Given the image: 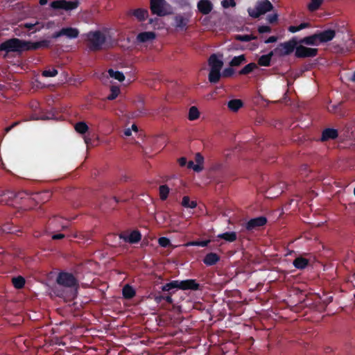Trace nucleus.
<instances>
[{"label": "nucleus", "instance_id": "5", "mask_svg": "<svg viewBox=\"0 0 355 355\" xmlns=\"http://www.w3.org/2000/svg\"><path fill=\"white\" fill-rule=\"evenodd\" d=\"M150 10L158 16H164L172 12L171 6L165 0H150Z\"/></svg>", "mask_w": 355, "mask_h": 355}, {"label": "nucleus", "instance_id": "45", "mask_svg": "<svg viewBox=\"0 0 355 355\" xmlns=\"http://www.w3.org/2000/svg\"><path fill=\"white\" fill-rule=\"evenodd\" d=\"M158 243L161 247L166 248L171 245V241L166 237H160L158 239Z\"/></svg>", "mask_w": 355, "mask_h": 355}, {"label": "nucleus", "instance_id": "37", "mask_svg": "<svg viewBox=\"0 0 355 355\" xmlns=\"http://www.w3.org/2000/svg\"><path fill=\"white\" fill-rule=\"evenodd\" d=\"M211 242V240H205V241H192L186 243V246H200V247H207L209 243Z\"/></svg>", "mask_w": 355, "mask_h": 355}, {"label": "nucleus", "instance_id": "55", "mask_svg": "<svg viewBox=\"0 0 355 355\" xmlns=\"http://www.w3.org/2000/svg\"><path fill=\"white\" fill-rule=\"evenodd\" d=\"M270 31V28L268 26H262L259 28V32L260 33H268Z\"/></svg>", "mask_w": 355, "mask_h": 355}, {"label": "nucleus", "instance_id": "19", "mask_svg": "<svg viewBox=\"0 0 355 355\" xmlns=\"http://www.w3.org/2000/svg\"><path fill=\"white\" fill-rule=\"evenodd\" d=\"M297 46H279L275 50H277V56H284L290 55L294 51H295Z\"/></svg>", "mask_w": 355, "mask_h": 355}, {"label": "nucleus", "instance_id": "46", "mask_svg": "<svg viewBox=\"0 0 355 355\" xmlns=\"http://www.w3.org/2000/svg\"><path fill=\"white\" fill-rule=\"evenodd\" d=\"M235 38L240 41V42H250L252 39H254L255 38L254 37H252L251 35H236L235 36Z\"/></svg>", "mask_w": 355, "mask_h": 355}, {"label": "nucleus", "instance_id": "33", "mask_svg": "<svg viewBox=\"0 0 355 355\" xmlns=\"http://www.w3.org/2000/svg\"><path fill=\"white\" fill-rule=\"evenodd\" d=\"M324 0H311V2L307 5V8L309 11L313 12L317 10L322 5Z\"/></svg>", "mask_w": 355, "mask_h": 355}, {"label": "nucleus", "instance_id": "15", "mask_svg": "<svg viewBox=\"0 0 355 355\" xmlns=\"http://www.w3.org/2000/svg\"><path fill=\"white\" fill-rule=\"evenodd\" d=\"M189 18L184 15H177L174 18L173 26L178 31H182L187 27Z\"/></svg>", "mask_w": 355, "mask_h": 355}, {"label": "nucleus", "instance_id": "7", "mask_svg": "<svg viewBox=\"0 0 355 355\" xmlns=\"http://www.w3.org/2000/svg\"><path fill=\"white\" fill-rule=\"evenodd\" d=\"M78 1H67L58 0L51 2V7L55 10H71L78 7Z\"/></svg>", "mask_w": 355, "mask_h": 355}, {"label": "nucleus", "instance_id": "30", "mask_svg": "<svg viewBox=\"0 0 355 355\" xmlns=\"http://www.w3.org/2000/svg\"><path fill=\"white\" fill-rule=\"evenodd\" d=\"M12 282L15 288L21 289L25 285V279L21 276H18L16 277H13L12 279Z\"/></svg>", "mask_w": 355, "mask_h": 355}, {"label": "nucleus", "instance_id": "56", "mask_svg": "<svg viewBox=\"0 0 355 355\" xmlns=\"http://www.w3.org/2000/svg\"><path fill=\"white\" fill-rule=\"evenodd\" d=\"M187 158L184 157H180L179 159H178V163L180 164V166H187Z\"/></svg>", "mask_w": 355, "mask_h": 355}, {"label": "nucleus", "instance_id": "2", "mask_svg": "<svg viewBox=\"0 0 355 355\" xmlns=\"http://www.w3.org/2000/svg\"><path fill=\"white\" fill-rule=\"evenodd\" d=\"M42 46H0V55L6 59L19 58L26 51L36 50Z\"/></svg>", "mask_w": 355, "mask_h": 355}, {"label": "nucleus", "instance_id": "17", "mask_svg": "<svg viewBox=\"0 0 355 355\" xmlns=\"http://www.w3.org/2000/svg\"><path fill=\"white\" fill-rule=\"evenodd\" d=\"M49 225L51 229L53 230H57L60 227L64 229L67 227V224L64 223V220L58 216H54L51 218L49 222Z\"/></svg>", "mask_w": 355, "mask_h": 355}, {"label": "nucleus", "instance_id": "11", "mask_svg": "<svg viewBox=\"0 0 355 355\" xmlns=\"http://www.w3.org/2000/svg\"><path fill=\"white\" fill-rule=\"evenodd\" d=\"M200 288V284L196 282V279H186L179 281V289L180 290H191V291H198Z\"/></svg>", "mask_w": 355, "mask_h": 355}, {"label": "nucleus", "instance_id": "27", "mask_svg": "<svg viewBox=\"0 0 355 355\" xmlns=\"http://www.w3.org/2000/svg\"><path fill=\"white\" fill-rule=\"evenodd\" d=\"M0 196L2 197V198L0 199V202H5L7 204L8 202V200H16V193L14 191H7L3 193H1Z\"/></svg>", "mask_w": 355, "mask_h": 355}, {"label": "nucleus", "instance_id": "35", "mask_svg": "<svg viewBox=\"0 0 355 355\" xmlns=\"http://www.w3.org/2000/svg\"><path fill=\"white\" fill-rule=\"evenodd\" d=\"M133 15L139 20H144L148 16V11L144 9H137L133 11Z\"/></svg>", "mask_w": 355, "mask_h": 355}, {"label": "nucleus", "instance_id": "6", "mask_svg": "<svg viewBox=\"0 0 355 355\" xmlns=\"http://www.w3.org/2000/svg\"><path fill=\"white\" fill-rule=\"evenodd\" d=\"M56 282L59 285L69 288L76 286L78 284L74 275L67 272H60L57 277Z\"/></svg>", "mask_w": 355, "mask_h": 355}, {"label": "nucleus", "instance_id": "34", "mask_svg": "<svg viewBox=\"0 0 355 355\" xmlns=\"http://www.w3.org/2000/svg\"><path fill=\"white\" fill-rule=\"evenodd\" d=\"M108 73L110 76V77H112L120 82L124 80V79H125V76H124L123 73L121 71H114V70L110 69L108 70Z\"/></svg>", "mask_w": 355, "mask_h": 355}, {"label": "nucleus", "instance_id": "36", "mask_svg": "<svg viewBox=\"0 0 355 355\" xmlns=\"http://www.w3.org/2000/svg\"><path fill=\"white\" fill-rule=\"evenodd\" d=\"M200 112L196 106H192L189 110L188 118L190 121H194L198 119Z\"/></svg>", "mask_w": 355, "mask_h": 355}, {"label": "nucleus", "instance_id": "14", "mask_svg": "<svg viewBox=\"0 0 355 355\" xmlns=\"http://www.w3.org/2000/svg\"><path fill=\"white\" fill-rule=\"evenodd\" d=\"M277 50L271 51L270 53L266 55L260 56L257 60V64L261 67H269L270 66L271 61L275 56H277Z\"/></svg>", "mask_w": 355, "mask_h": 355}, {"label": "nucleus", "instance_id": "21", "mask_svg": "<svg viewBox=\"0 0 355 355\" xmlns=\"http://www.w3.org/2000/svg\"><path fill=\"white\" fill-rule=\"evenodd\" d=\"M155 37V34L153 32H144L137 35V40L140 43L150 42Z\"/></svg>", "mask_w": 355, "mask_h": 355}, {"label": "nucleus", "instance_id": "51", "mask_svg": "<svg viewBox=\"0 0 355 355\" xmlns=\"http://www.w3.org/2000/svg\"><path fill=\"white\" fill-rule=\"evenodd\" d=\"M195 161L196 162V164H199L200 166H202V164L204 162V157L200 153H198L195 155Z\"/></svg>", "mask_w": 355, "mask_h": 355}, {"label": "nucleus", "instance_id": "28", "mask_svg": "<svg viewBox=\"0 0 355 355\" xmlns=\"http://www.w3.org/2000/svg\"><path fill=\"white\" fill-rule=\"evenodd\" d=\"M257 68V64L254 62H250L246 64L243 69L239 71V75H247L252 72Z\"/></svg>", "mask_w": 355, "mask_h": 355}, {"label": "nucleus", "instance_id": "29", "mask_svg": "<svg viewBox=\"0 0 355 355\" xmlns=\"http://www.w3.org/2000/svg\"><path fill=\"white\" fill-rule=\"evenodd\" d=\"M246 58L245 55H240L239 56H234L230 62L231 67H239L243 63L246 62Z\"/></svg>", "mask_w": 355, "mask_h": 355}, {"label": "nucleus", "instance_id": "47", "mask_svg": "<svg viewBox=\"0 0 355 355\" xmlns=\"http://www.w3.org/2000/svg\"><path fill=\"white\" fill-rule=\"evenodd\" d=\"M232 67L230 66V67L225 68L221 73L222 76L225 78L231 77L234 73V70Z\"/></svg>", "mask_w": 355, "mask_h": 355}, {"label": "nucleus", "instance_id": "63", "mask_svg": "<svg viewBox=\"0 0 355 355\" xmlns=\"http://www.w3.org/2000/svg\"><path fill=\"white\" fill-rule=\"evenodd\" d=\"M164 300H165L169 304L173 303V298L171 295L164 296Z\"/></svg>", "mask_w": 355, "mask_h": 355}, {"label": "nucleus", "instance_id": "18", "mask_svg": "<svg viewBox=\"0 0 355 355\" xmlns=\"http://www.w3.org/2000/svg\"><path fill=\"white\" fill-rule=\"evenodd\" d=\"M202 261L206 266H211L220 261V256L215 252H209L205 256Z\"/></svg>", "mask_w": 355, "mask_h": 355}, {"label": "nucleus", "instance_id": "9", "mask_svg": "<svg viewBox=\"0 0 355 355\" xmlns=\"http://www.w3.org/2000/svg\"><path fill=\"white\" fill-rule=\"evenodd\" d=\"M266 223L267 218L265 216L254 218L246 223L245 229L248 231H252L264 226Z\"/></svg>", "mask_w": 355, "mask_h": 355}, {"label": "nucleus", "instance_id": "8", "mask_svg": "<svg viewBox=\"0 0 355 355\" xmlns=\"http://www.w3.org/2000/svg\"><path fill=\"white\" fill-rule=\"evenodd\" d=\"M317 53V49L307 48L305 46H297L295 50V56L299 58H313Z\"/></svg>", "mask_w": 355, "mask_h": 355}, {"label": "nucleus", "instance_id": "61", "mask_svg": "<svg viewBox=\"0 0 355 355\" xmlns=\"http://www.w3.org/2000/svg\"><path fill=\"white\" fill-rule=\"evenodd\" d=\"M288 31L291 33H295V32L300 31V28H299V26H291L288 28Z\"/></svg>", "mask_w": 355, "mask_h": 355}, {"label": "nucleus", "instance_id": "31", "mask_svg": "<svg viewBox=\"0 0 355 355\" xmlns=\"http://www.w3.org/2000/svg\"><path fill=\"white\" fill-rule=\"evenodd\" d=\"M179 289V280H173L162 286V291H170L172 289Z\"/></svg>", "mask_w": 355, "mask_h": 355}, {"label": "nucleus", "instance_id": "59", "mask_svg": "<svg viewBox=\"0 0 355 355\" xmlns=\"http://www.w3.org/2000/svg\"><path fill=\"white\" fill-rule=\"evenodd\" d=\"M64 234H55L52 236V239L53 240L62 239L64 238Z\"/></svg>", "mask_w": 355, "mask_h": 355}, {"label": "nucleus", "instance_id": "23", "mask_svg": "<svg viewBox=\"0 0 355 355\" xmlns=\"http://www.w3.org/2000/svg\"><path fill=\"white\" fill-rule=\"evenodd\" d=\"M293 264L297 269L302 270L309 264V260L302 257H297L293 260Z\"/></svg>", "mask_w": 355, "mask_h": 355}, {"label": "nucleus", "instance_id": "44", "mask_svg": "<svg viewBox=\"0 0 355 355\" xmlns=\"http://www.w3.org/2000/svg\"><path fill=\"white\" fill-rule=\"evenodd\" d=\"M42 74L44 77H55L58 74V70L55 69H46L42 71Z\"/></svg>", "mask_w": 355, "mask_h": 355}, {"label": "nucleus", "instance_id": "39", "mask_svg": "<svg viewBox=\"0 0 355 355\" xmlns=\"http://www.w3.org/2000/svg\"><path fill=\"white\" fill-rule=\"evenodd\" d=\"M159 197L162 200H165L169 193V188L167 185H161L159 187Z\"/></svg>", "mask_w": 355, "mask_h": 355}, {"label": "nucleus", "instance_id": "62", "mask_svg": "<svg viewBox=\"0 0 355 355\" xmlns=\"http://www.w3.org/2000/svg\"><path fill=\"white\" fill-rule=\"evenodd\" d=\"M347 79L349 81L355 82V71L349 74Z\"/></svg>", "mask_w": 355, "mask_h": 355}, {"label": "nucleus", "instance_id": "3", "mask_svg": "<svg viewBox=\"0 0 355 355\" xmlns=\"http://www.w3.org/2000/svg\"><path fill=\"white\" fill-rule=\"evenodd\" d=\"M87 40L92 44H102L104 43H112L115 41L111 39L107 31H90L86 35Z\"/></svg>", "mask_w": 355, "mask_h": 355}, {"label": "nucleus", "instance_id": "43", "mask_svg": "<svg viewBox=\"0 0 355 355\" xmlns=\"http://www.w3.org/2000/svg\"><path fill=\"white\" fill-rule=\"evenodd\" d=\"M12 228H15L12 224L6 223L2 226V231L5 233L8 234H15V230H12Z\"/></svg>", "mask_w": 355, "mask_h": 355}, {"label": "nucleus", "instance_id": "20", "mask_svg": "<svg viewBox=\"0 0 355 355\" xmlns=\"http://www.w3.org/2000/svg\"><path fill=\"white\" fill-rule=\"evenodd\" d=\"M212 8V3L209 0H200L198 3V10L204 15L209 13Z\"/></svg>", "mask_w": 355, "mask_h": 355}, {"label": "nucleus", "instance_id": "32", "mask_svg": "<svg viewBox=\"0 0 355 355\" xmlns=\"http://www.w3.org/2000/svg\"><path fill=\"white\" fill-rule=\"evenodd\" d=\"M182 205L186 208L194 209L197 206V202L193 200H190L189 196H184L182 201Z\"/></svg>", "mask_w": 355, "mask_h": 355}, {"label": "nucleus", "instance_id": "57", "mask_svg": "<svg viewBox=\"0 0 355 355\" xmlns=\"http://www.w3.org/2000/svg\"><path fill=\"white\" fill-rule=\"evenodd\" d=\"M19 123V122L17 121V122H14L10 126H8L6 127L5 129H4V131L6 133H8L14 127H15L16 125H17Z\"/></svg>", "mask_w": 355, "mask_h": 355}, {"label": "nucleus", "instance_id": "50", "mask_svg": "<svg viewBox=\"0 0 355 355\" xmlns=\"http://www.w3.org/2000/svg\"><path fill=\"white\" fill-rule=\"evenodd\" d=\"M321 300L324 304L327 305L333 301V295L324 294Z\"/></svg>", "mask_w": 355, "mask_h": 355}, {"label": "nucleus", "instance_id": "64", "mask_svg": "<svg viewBox=\"0 0 355 355\" xmlns=\"http://www.w3.org/2000/svg\"><path fill=\"white\" fill-rule=\"evenodd\" d=\"M299 26L300 31L309 26V23H302Z\"/></svg>", "mask_w": 355, "mask_h": 355}, {"label": "nucleus", "instance_id": "60", "mask_svg": "<svg viewBox=\"0 0 355 355\" xmlns=\"http://www.w3.org/2000/svg\"><path fill=\"white\" fill-rule=\"evenodd\" d=\"M8 84H0V92H3L4 91L8 89L9 88Z\"/></svg>", "mask_w": 355, "mask_h": 355}, {"label": "nucleus", "instance_id": "41", "mask_svg": "<svg viewBox=\"0 0 355 355\" xmlns=\"http://www.w3.org/2000/svg\"><path fill=\"white\" fill-rule=\"evenodd\" d=\"M120 92L119 88L116 86H112L110 89V94L107 96V99L109 101L114 100Z\"/></svg>", "mask_w": 355, "mask_h": 355}, {"label": "nucleus", "instance_id": "58", "mask_svg": "<svg viewBox=\"0 0 355 355\" xmlns=\"http://www.w3.org/2000/svg\"><path fill=\"white\" fill-rule=\"evenodd\" d=\"M277 41V37H275V36H270V37H268V39H267L266 40L264 41L265 43H274V42H276Z\"/></svg>", "mask_w": 355, "mask_h": 355}, {"label": "nucleus", "instance_id": "54", "mask_svg": "<svg viewBox=\"0 0 355 355\" xmlns=\"http://www.w3.org/2000/svg\"><path fill=\"white\" fill-rule=\"evenodd\" d=\"M89 51H98L102 49H104V46H88Z\"/></svg>", "mask_w": 355, "mask_h": 355}, {"label": "nucleus", "instance_id": "22", "mask_svg": "<svg viewBox=\"0 0 355 355\" xmlns=\"http://www.w3.org/2000/svg\"><path fill=\"white\" fill-rule=\"evenodd\" d=\"M122 295L123 298L130 300L136 295V291L132 286L125 284L122 288Z\"/></svg>", "mask_w": 355, "mask_h": 355}, {"label": "nucleus", "instance_id": "24", "mask_svg": "<svg viewBox=\"0 0 355 355\" xmlns=\"http://www.w3.org/2000/svg\"><path fill=\"white\" fill-rule=\"evenodd\" d=\"M220 71L221 70L210 69L208 76V80L209 83L212 84H216L219 82L222 76Z\"/></svg>", "mask_w": 355, "mask_h": 355}, {"label": "nucleus", "instance_id": "40", "mask_svg": "<svg viewBox=\"0 0 355 355\" xmlns=\"http://www.w3.org/2000/svg\"><path fill=\"white\" fill-rule=\"evenodd\" d=\"M1 44H7V45H9V44H31L30 42H22L18 39H16V38H14V39H10V40H8L4 42H3ZM32 44H40L38 42H35V43H33Z\"/></svg>", "mask_w": 355, "mask_h": 355}, {"label": "nucleus", "instance_id": "4", "mask_svg": "<svg viewBox=\"0 0 355 355\" xmlns=\"http://www.w3.org/2000/svg\"><path fill=\"white\" fill-rule=\"evenodd\" d=\"M273 6L268 0H259L254 8H248L250 16L254 18H258L262 15L272 10Z\"/></svg>", "mask_w": 355, "mask_h": 355}, {"label": "nucleus", "instance_id": "52", "mask_svg": "<svg viewBox=\"0 0 355 355\" xmlns=\"http://www.w3.org/2000/svg\"><path fill=\"white\" fill-rule=\"evenodd\" d=\"M35 26H36V27H37V28H36V30H40V29L42 27V26H41V25L40 24V23H38V22H36V23H35V24H32V23H26V24H24V27H26V28H28V29H32V28H33Z\"/></svg>", "mask_w": 355, "mask_h": 355}, {"label": "nucleus", "instance_id": "49", "mask_svg": "<svg viewBox=\"0 0 355 355\" xmlns=\"http://www.w3.org/2000/svg\"><path fill=\"white\" fill-rule=\"evenodd\" d=\"M28 196L29 193L25 191H19L16 193V201H17V200L25 199Z\"/></svg>", "mask_w": 355, "mask_h": 355}, {"label": "nucleus", "instance_id": "10", "mask_svg": "<svg viewBox=\"0 0 355 355\" xmlns=\"http://www.w3.org/2000/svg\"><path fill=\"white\" fill-rule=\"evenodd\" d=\"M79 31L75 28H64L52 35L53 38H58L61 36H66L68 38H76L78 36Z\"/></svg>", "mask_w": 355, "mask_h": 355}, {"label": "nucleus", "instance_id": "48", "mask_svg": "<svg viewBox=\"0 0 355 355\" xmlns=\"http://www.w3.org/2000/svg\"><path fill=\"white\" fill-rule=\"evenodd\" d=\"M222 6L225 8H227L229 7H234L236 6V3L234 0H223L222 2Z\"/></svg>", "mask_w": 355, "mask_h": 355}, {"label": "nucleus", "instance_id": "53", "mask_svg": "<svg viewBox=\"0 0 355 355\" xmlns=\"http://www.w3.org/2000/svg\"><path fill=\"white\" fill-rule=\"evenodd\" d=\"M278 15L277 13H273L272 15H270L267 17V20L269 23L273 24L277 21Z\"/></svg>", "mask_w": 355, "mask_h": 355}, {"label": "nucleus", "instance_id": "12", "mask_svg": "<svg viewBox=\"0 0 355 355\" xmlns=\"http://www.w3.org/2000/svg\"><path fill=\"white\" fill-rule=\"evenodd\" d=\"M119 238L123 239L125 242L135 244L139 243L141 239V234L139 230H133L130 232L128 236H126L123 234H119Z\"/></svg>", "mask_w": 355, "mask_h": 355}, {"label": "nucleus", "instance_id": "26", "mask_svg": "<svg viewBox=\"0 0 355 355\" xmlns=\"http://www.w3.org/2000/svg\"><path fill=\"white\" fill-rule=\"evenodd\" d=\"M217 237L228 242H234L237 239V234L235 232H226L218 234Z\"/></svg>", "mask_w": 355, "mask_h": 355}, {"label": "nucleus", "instance_id": "25", "mask_svg": "<svg viewBox=\"0 0 355 355\" xmlns=\"http://www.w3.org/2000/svg\"><path fill=\"white\" fill-rule=\"evenodd\" d=\"M243 105V103L240 99H232L228 101L227 107L232 112H237Z\"/></svg>", "mask_w": 355, "mask_h": 355}, {"label": "nucleus", "instance_id": "13", "mask_svg": "<svg viewBox=\"0 0 355 355\" xmlns=\"http://www.w3.org/2000/svg\"><path fill=\"white\" fill-rule=\"evenodd\" d=\"M338 137V130L332 128H324L321 134L320 141L322 142L334 140Z\"/></svg>", "mask_w": 355, "mask_h": 355}, {"label": "nucleus", "instance_id": "1", "mask_svg": "<svg viewBox=\"0 0 355 355\" xmlns=\"http://www.w3.org/2000/svg\"><path fill=\"white\" fill-rule=\"evenodd\" d=\"M340 38L339 43H353L354 41L350 37L349 34L345 32L336 31L332 29H327L312 35L305 37L302 40L293 37L284 44H315L317 43H327L334 38Z\"/></svg>", "mask_w": 355, "mask_h": 355}, {"label": "nucleus", "instance_id": "42", "mask_svg": "<svg viewBox=\"0 0 355 355\" xmlns=\"http://www.w3.org/2000/svg\"><path fill=\"white\" fill-rule=\"evenodd\" d=\"M187 166L189 169H193L195 172H200L203 169V166L199 164H195L194 162L191 160L187 162Z\"/></svg>", "mask_w": 355, "mask_h": 355}, {"label": "nucleus", "instance_id": "38", "mask_svg": "<svg viewBox=\"0 0 355 355\" xmlns=\"http://www.w3.org/2000/svg\"><path fill=\"white\" fill-rule=\"evenodd\" d=\"M89 128L88 125L83 121L78 122L75 125V130L80 134H85L87 132Z\"/></svg>", "mask_w": 355, "mask_h": 355}, {"label": "nucleus", "instance_id": "16", "mask_svg": "<svg viewBox=\"0 0 355 355\" xmlns=\"http://www.w3.org/2000/svg\"><path fill=\"white\" fill-rule=\"evenodd\" d=\"M208 64L210 69L221 70L223 66V60L219 58L216 54H212L209 60Z\"/></svg>", "mask_w": 355, "mask_h": 355}]
</instances>
